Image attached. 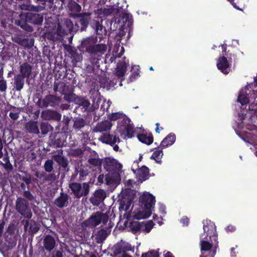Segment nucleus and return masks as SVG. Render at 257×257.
Returning <instances> with one entry per match:
<instances>
[{
	"label": "nucleus",
	"instance_id": "obj_63",
	"mask_svg": "<svg viewBox=\"0 0 257 257\" xmlns=\"http://www.w3.org/2000/svg\"><path fill=\"white\" fill-rule=\"evenodd\" d=\"M56 180V177L55 174H46L45 181L53 182Z\"/></svg>",
	"mask_w": 257,
	"mask_h": 257
},
{
	"label": "nucleus",
	"instance_id": "obj_54",
	"mask_svg": "<svg viewBox=\"0 0 257 257\" xmlns=\"http://www.w3.org/2000/svg\"><path fill=\"white\" fill-rule=\"evenodd\" d=\"M113 253L116 256L121 253H123V250L121 242L117 243L113 247Z\"/></svg>",
	"mask_w": 257,
	"mask_h": 257
},
{
	"label": "nucleus",
	"instance_id": "obj_36",
	"mask_svg": "<svg viewBox=\"0 0 257 257\" xmlns=\"http://www.w3.org/2000/svg\"><path fill=\"white\" fill-rule=\"evenodd\" d=\"M101 23L97 20V21H94L93 22V28L95 29V32L97 35H102L103 34H105L106 32V30L104 27L102 26L101 24V23L102 22V20H101Z\"/></svg>",
	"mask_w": 257,
	"mask_h": 257
},
{
	"label": "nucleus",
	"instance_id": "obj_37",
	"mask_svg": "<svg viewBox=\"0 0 257 257\" xmlns=\"http://www.w3.org/2000/svg\"><path fill=\"white\" fill-rule=\"evenodd\" d=\"M149 174V169L145 166H142L138 171L139 179H142L143 181L146 180L148 178Z\"/></svg>",
	"mask_w": 257,
	"mask_h": 257
},
{
	"label": "nucleus",
	"instance_id": "obj_22",
	"mask_svg": "<svg viewBox=\"0 0 257 257\" xmlns=\"http://www.w3.org/2000/svg\"><path fill=\"white\" fill-rule=\"evenodd\" d=\"M99 140L103 143L113 145L116 142H119L120 139L118 137L110 135L109 134L103 133Z\"/></svg>",
	"mask_w": 257,
	"mask_h": 257
},
{
	"label": "nucleus",
	"instance_id": "obj_13",
	"mask_svg": "<svg viewBox=\"0 0 257 257\" xmlns=\"http://www.w3.org/2000/svg\"><path fill=\"white\" fill-rule=\"evenodd\" d=\"M12 39L14 42L25 48H31L33 46L34 43L33 39H29L27 35L22 33L15 34Z\"/></svg>",
	"mask_w": 257,
	"mask_h": 257
},
{
	"label": "nucleus",
	"instance_id": "obj_29",
	"mask_svg": "<svg viewBox=\"0 0 257 257\" xmlns=\"http://www.w3.org/2000/svg\"><path fill=\"white\" fill-rule=\"evenodd\" d=\"M112 125L111 123L108 121H102L98 122L93 131L94 132H103L109 130Z\"/></svg>",
	"mask_w": 257,
	"mask_h": 257
},
{
	"label": "nucleus",
	"instance_id": "obj_4",
	"mask_svg": "<svg viewBox=\"0 0 257 257\" xmlns=\"http://www.w3.org/2000/svg\"><path fill=\"white\" fill-rule=\"evenodd\" d=\"M109 219V216L106 213L100 211L93 213L88 218L81 223V227L83 230H86L87 228H95L101 223L106 225Z\"/></svg>",
	"mask_w": 257,
	"mask_h": 257
},
{
	"label": "nucleus",
	"instance_id": "obj_62",
	"mask_svg": "<svg viewBox=\"0 0 257 257\" xmlns=\"http://www.w3.org/2000/svg\"><path fill=\"white\" fill-rule=\"evenodd\" d=\"M121 244H122L123 253H126L127 251H130L132 250V246L131 244L125 242H121Z\"/></svg>",
	"mask_w": 257,
	"mask_h": 257
},
{
	"label": "nucleus",
	"instance_id": "obj_39",
	"mask_svg": "<svg viewBox=\"0 0 257 257\" xmlns=\"http://www.w3.org/2000/svg\"><path fill=\"white\" fill-rule=\"evenodd\" d=\"M54 160L63 168H66L68 165L67 159L64 156L57 155L54 157Z\"/></svg>",
	"mask_w": 257,
	"mask_h": 257
},
{
	"label": "nucleus",
	"instance_id": "obj_10",
	"mask_svg": "<svg viewBox=\"0 0 257 257\" xmlns=\"http://www.w3.org/2000/svg\"><path fill=\"white\" fill-rule=\"evenodd\" d=\"M203 230H204V236L207 237L212 241V239L214 240V242L218 243L217 242V233L216 232V226L214 222L211 220H206L205 222H203Z\"/></svg>",
	"mask_w": 257,
	"mask_h": 257
},
{
	"label": "nucleus",
	"instance_id": "obj_17",
	"mask_svg": "<svg viewBox=\"0 0 257 257\" xmlns=\"http://www.w3.org/2000/svg\"><path fill=\"white\" fill-rule=\"evenodd\" d=\"M103 166L107 171L112 172L118 170L120 164L114 158L106 157L104 159Z\"/></svg>",
	"mask_w": 257,
	"mask_h": 257
},
{
	"label": "nucleus",
	"instance_id": "obj_57",
	"mask_svg": "<svg viewBox=\"0 0 257 257\" xmlns=\"http://www.w3.org/2000/svg\"><path fill=\"white\" fill-rule=\"evenodd\" d=\"M159 253L158 251L152 250L146 253H143L141 257H159Z\"/></svg>",
	"mask_w": 257,
	"mask_h": 257
},
{
	"label": "nucleus",
	"instance_id": "obj_48",
	"mask_svg": "<svg viewBox=\"0 0 257 257\" xmlns=\"http://www.w3.org/2000/svg\"><path fill=\"white\" fill-rule=\"evenodd\" d=\"M40 130L43 135H46L52 130V127L48 122H42L40 125Z\"/></svg>",
	"mask_w": 257,
	"mask_h": 257
},
{
	"label": "nucleus",
	"instance_id": "obj_18",
	"mask_svg": "<svg viewBox=\"0 0 257 257\" xmlns=\"http://www.w3.org/2000/svg\"><path fill=\"white\" fill-rule=\"evenodd\" d=\"M61 28H63V31L62 32V35H67L69 33L71 34L77 32L76 29H75V24H74L69 19L64 20L62 27L59 26L58 28V31H60Z\"/></svg>",
	"mask_w": 257,
	"mask_h": 257
},
{
	"label": "nucleus",
	"instance_id": "obj_38",
	"mask_svg": "<svg viewBox=\"0 0 257 257\" xmlns=\"http://www.w3.org/2000/svg\"><path fill=\"white\" fill-rule=\"evenodd\" d=\"M96 155L97 156V158H90L88 159L87 162L92 167L101 168L103 163V160L99 158L98 155Z\"/></svg>",
	"mask_w": 257,
	"mask_h": 257
},
{
	"label": "nucleus",
	"instance_id": "obj_55",
	"mask_svg": "<svg viewBox=\"0 0 257 257\" xmlns=\"http://www.w3.org/2000/svg\"><path fill=\"white\" fill-rule=\"evenodd\" d=\"M126 131V136L129 138H132L134 136L135 133L134 126L132 124H128L124 127Z\"/></svg>",
	"mask_w": 257,
	"mask_h": 257
},
{
	"label": "nucleus",
	"instance_id": "obj_24",
	"mask_svg": "<svg viewBox=\"0 0 257 257\" xmlns=\"http://www.w3.org/2000/svg\"><path fill=\"white\" fill-rule=\"evenodd\" d=\"M66 50L68 54L70 56L72 59V61L73 63H76L82 60V55L77 53V50L75 48H73L71 46H68L66 48Z\"/></svg>",
	"mask_w": 257,
	"mask_h": 257
},
{
	"label": "nucleus",
	"instance_id": "obj_30",
	"mask_svg": "<svg viewBox=\"0 0 257 257\" xmlns=\"http://www.w3.org/2000/svg\"><path fill=\"white\" fill-rule=\"evenodd\" d=\"M110 231H108L106 227L101 229L95 234L96 242L98 244L102 243L106 239Z\"/></svg>",
	"mask_w": 257,
	"mask_h": 257
},
{
	"label": "nucleus",
	"instance_id": "obj_2",
	"mask_svg": "<svg viewBox=\"0 0 257 257\" xmlns=\"http://www.w3.org/2000/svg\"><path fill=\"white\" fill-rule=\"evenodd\" d=\"M96 39L93 36L84 38L81 43L80 47L85 48L87 53L96 56L102 55L106 52L107 46L105 44H96Z\"/></svg>",
	"mask_w": 257,
	"mask_h": 257
},
{
	"label": "nucleus",
	"instance_id": "obj_11",
	"mask_svg": "<svg viewBox=\"0 0 257 257\" xmlns=\"http://www.w3.org/2000/svg\"><path fill=\"white\" fill-rule=\"evenodd\" d=\"M61 99L55 95L48 94L45 96L44 99H39L37 105L42 108H46L48 106L55 107L58 105Z\"/></svg>",
	"mask_w": 257,
	"mask_h": 257
},
{
	"label": "nucleus",
	"instance_id": "obj_42",
	"mask_svg": "<svg viewBox=\"0 0 257 257\" xmlns=\"http://www.w3.org/2000/svg\"><path fill=\"white\" fill-rule=\"evenodd\" d=\"M119 12V9L114 8V6H112L109 8H104L101 10V14L105 16H108L112 15H116Z\"/></svg>",
	"mask_w": 257,
	"mask_h": 257
},
{
	"label": "nucleus",
	"instance_id": "obj_53",
	"mask_svg": "<svg viewBox=\"0 0 257 257\" xmlns=\"http://www.w3.org/2000/svg\"><path fill=\"white\" fill-rule=\"evenodd\" d=\"M19 178L21 181H23L28 186L27 189H29V186L32 183L31 175L26 173L25 176H20Z\"/></svg>",
	"mask_w": 257,
	"mask_h": 257
},
{
	"label": "nucleus",
	"instance_id": "obj_28",
	"mask_svg": "<svg viewBox=\"0 0 257 257\" xmlns=\"http://www.w3.org/2000/svg\"><path fill=\"white\" fill-rule=\"evenodd\" d=\"M127 228L133 234H137L142 231V222L138 221H130Z\"/></svg>",
	"mask_w": 257,
	"mask_h": 257
},
{
	"label": "nucleus",
	"instance_id": "obj_51",
	"mask_svg": "<svg viewBox=\"0 0 257 257\" xmlns=\"http://www.w3.org/2000/svg\"><path fill=\"white\" fill-rule=\"evenodd\" d=\"M78 173L79 174V180L81 182L85 180V177L89 174V171L86 167L83 166L80 168Z\"/></svg>",
	"mask_w": 257,
	"mask_h": 257
},
{
	"label": "nucleus",
	"instance_id": "obj_34",
	"mask_svg": "<svg viewBox=\"0 0 257 257\" xmlns=\"http://www.w3.org/2000/svg\"><path fill=\"white\" fill-rule=\"evenodd\" d=\"M86 124L85 120L80 117H76L74 119L73 128L77 131H80Z\"/></svg>",
	"mask_w": 257,
	"mask_h": 257
},
{
	"label": "nucleus",
	"instance_id": "obj_26",
	"mask_svg": "<svg viewBox=\"0 0 257 257\" xmlns=\"http://www.w3.org/2000/svg\"><path fill=\"white\" fill-rule=\"evenodd\" d=\"M25 78L21 75H15L14 78L13 90L17 91H21L25 85Z\"/></svg>",
	"mask_w": 257,
	"mask_h": 257
},
{
	"label": "nucleus",
	"instance_id": "obj_5",
	"mask_svg": "<svg viewBox=\"0 0 257 257\" xmlns=\"http://www.w3.org/2000/svg\"><path fill=\"white\" fill-rule=\"evenodd\" d=\"M204 234L200 235V250L201 254L203 257L214 256L216 253V247L218 246L217 243L215 246V248L212 249L214 240L212 239V241L207 237H204Z\"/></svg>",
	"mask_w": 257,
	"mask_h": 257
},
{
	"label": "nucleus",
	"instance_id": "obj_43",
	"mask_svg": "<svg viewBox=\"0 0 257 257\" xmlns=\"http://www.w3.org/2000/svg\"><path fill=\"white\" fill-rule=\"evenodd\" d=\"M160 148H158L157 150L154 152L152 155L150 157L151 159H153L156 161V162L158 163H161V159L162 156H163V153L162 151V149H159Z\"/></svg>",
	"mask_w": 257,
	"mask_h": 257
},
{
	"label": "nucleus",
	"instance_id": "obj_47",
	"mask_svg": "<svg viewBox=\"0 0 257 257\" xmlns=\"http://www.w3.org/2000/svg\"><path fill=\"white\" fill-rule=\"evenodd\" d=\"M237 101L242 105H245L249 102V98L246 94L243 93V90L240 92L237 98Z\"/></svg>",
	"mask_w": 257,
	"mask_h": 257
},
{
	"label": "nucleus",
	"instance_id": "obj_3",
	"mask_svg": "<svg viewBox=\"0 0 257 257\" xmlns=\"http://www.w3.org/2000/svg\"><path fill=\"white\" fill-rule=\"evenodd\" d=\"M43 15L42 14L37 13L28 12L25 16V20H19L16 22V24L23 29L28 32H32L33 29L28 25V23L41 25L43 22Z\"/></svg>",
	"mask_w": 257,
	"mask_h": 257
},
{
	"label": "nucleus",
	"instance_id": "obj_27",
	"mask_svg": "<svg viewBox=\"0 0 257 257\" xmlns=\"http://www.w3.org/2000/svg\"><path fill=\"white\" fill-rule=\"evenodd\" d=\"M176 140V136L174 134H169L166 137L161 143L158 148L163 149L168 147L169 146L172 145L174 143Z\"/></svg>",
	"mask_w": 257,
	"mask_h": 257
},
{
	"label": "nucleus",
	"instance_id": "obj_45",
	"mask_svg": "<svg viewBox=\"0 0 257 257\" xmlns=\"http://www.w3.org/2000/svg\"><path fill=\"white\" fill-rule=\"evenodd\" d=\"M3 75V71H0V91L2 93H6L7 89V82Z\"/></svg>",
	"mask_w": 257,
	"mask_h": 257
},
{
	"label": "nucleus",
	"instance_id": "obj_7",
	"mask_svg": "<svg viewBox=\"0 0 257 257\" xmlns=\"http://www.w3.org/2000/svg\"><path fill=\"white\" fill-rule=\"evenodd\" d=\"M17 211L24 218L29 219L32 217V212L29 203L25 198L18 197L16 201Z\"/></svg>",
	"mask_w": 257,
	"mask_h": 257
},
{
	"label": "nucleus",
	"instance_id": "obj_46",
	"mask_svg": "<svg viewBox=\"0 0 257 257\" xmlns=\"http://www.w3.org/2000/svg\"><path fill=\"white\" fill-rule=\"evenodd\" d=\"M89 55L90 56V61L92 66L94 67L98 68L100 66L99 61L102 55L98 56L92 54H89Z\"/></svg>",
	"mask_w": 257,
	"mask_h": 257
},
{
	"label": "nucleus",
	"instance_id": "obj_23",
	"mask_svg": "<svg viewBox=\"0 0 257 257\" xmlns=\"http://www.w3.org/2000/svg\"><path fill=\"white\" fill-rule=\"evenodd\" d=\"M20 74L18 75H21L22 77L26 78L27 79L30 78L32 71V66L28 63V62H24L20 66Z\"/></svg>",
	"mask_w": 257,
	"mask_h": 257
},
{
	"label": "nucleus",
	"instance_id": "obj_21",
	"mask_svg": "<svg viewBox=\"0 0 257 257\" xmlns=\"http://www.w3.org/2000/svg\"><path fill=\"white\" fill-rule=\"evenodd\" d=\"M38 6L36 11H42L45 9L50 10L53 7L54 0H34Z\"/></svg>",
	"mask_w": 257,
	"mask_h": 257
},
{
	"label": "nucleus",
	"instance_id": "obj_61",
	"mask_svg": "<svg viewBox=\"0 0 257 257\" xmlns=\"http://www.w3.org/2000/svg\"><path fill=\"white\" fill-rule=\"evenodd\" d=\"M50 116L55 120L59 121L61 118V114L56 111H52L50 112Z\"/></svg>",
	"mask_w": 257,
	"mask_h": 257
},
{
	"label": "nucleus",
	"instance_id": "obj_9",
	"mask_svg": "<svg viewBox=\"0 0 257 257\" xmlns=\"http://www.w3.org/2000/svg\"><path fill=\"white\" fill-rule=\"evenodd\" d=\"M16 226L14 222H11L4 234V236L6 241V243L8 246V249H11L16 246L17 244L16 240L13 237Z\"/></svg>",
	"mask_w": 257,
	"mask_h": 257
},
{
	"label": "nucleus",
	"instance_id": "obj_44",
	"mask_svg": "<svg viewBox=\"0 0 257 257\" xmlns=\"http://www.w3.org/2000/svg\"><path fill=\"white\" fill-rule=\"evenodd\" d=\"M142 222V231L145 232L146 233H149L152 229L153 228L155 225L154 222L152 220H149L146 223L144 222Z\"/></svg>",
	"mask_w": 257,
	"mask_h": 257
},
{
	"label": "nucleus",
	"instance_id": "obj_12",
	"mask_svg": "<svg viewBox=\"0 0 257 257\" xmlns=\"http://www.w3.org/2000/svg\"><path fill=\"white\" fill-rule=\"evenodd\" d=\"M19 57H22L27 62L35 64L38 61V58H40V53L36 50L32 49L27 54L25 51L22 49L18 51Z\"/></svg>",
	"mask_w": 257,
	"mask_h": 257
},
{
	"label": "nucleus",
	"instance_id": "obj_59",
	"mask_svg": "<svg viewBox=\"0 0 257 257\" xmlns=\"http://www.w3.org/2000/svg\"><path fill=\"white\" fill-rule=\"evenodd\" d=\"M123 113L118 112L112 113L109 116L110 120H116L119 118H121L123 116Z\"/></svg>",
	"mask_w": 257,
	"mask_h": 257
},
{
	"label": "nucleus",
	"instance_id": "obj_64",
	"mask_svg": "<svg viewBox=\"0 0 257 257\" xmlns=\"http://www.w3.org/2000/svg\"><path fill=\"white\" fill-rule=\"evenodd\" d=\"M29 229H30V231L32 234H35L36 233H37L38 231L40 228L38 226V225L34 222L33 224H31L30 225Z\"/></svg>",
	"mask_w": 257,
	"mask_h": 257
},
{
	"label": "nucleus",
	"instance_id": "obj_19",
	"mask_svg": "<svg viewBox=\"0 0 257 257\" xmlns=\"http://www.w3.org/2000/svg\"><path fill=\"white\" fill-rule=\"evenodd\" d=\"M43 244V250H46L48 252L52 251L56 245V242L54 237L50 234L44 236Z\"/></svg>",
	"mask_w": 257,
	"mask_h": 257
},
{
	"label": "nucleus",
	"instance_id": "obj_6",
	"mask_svg": "<svg viewBox=\"0 0 257 257\" xmlns=\"http://www.w3.org/2000/svg\"><path fill=\"white\" fill-rule=\"evenodd\" d=\"M69 188L75 198H80L81 197L87 196L89 194L90 182L83 183L82 184L78 182H70Z\"/></svg>",
	"mask_w": 257,
	"mask_h": 257
},
{
	"label": "nucleus",
	"instance_id": "obj_50",
	"mask_svg": "<svg viewBox=\"0 0 257 257\" xmlns=\"http://www.w3.org/2000/svg\"><path fill=\"white\" fill-rule=\"evenodd\" d=\"M78 96L73 92H70L64 96L63 99L68 102H74L75 103L76 100Z\"/></svg>",
	"mask_w": 257,
	"mask_h": 257
},
{
	"label": "nucleus",
	"instance_id": "obj_60",
	"mask_svg": "<svg viewBox=\"0 0 257 257\" xmlns=\"http://www.w3.org/2000/svg\"><path fill=\"white\" fill-rule=\"evenodd\" d=\"M122 119L119 122V124L120 126H123L124 127L130 123V119L125 115L123 114V116L121 117Z\"/></svg>",
	"mask_w": 257,
	"mask_h": 257
},
{
	"label": "nucleus",
	"instance_id": "obj_14",
	"mask_svg": "<svg viewBox=\"0 0 257 257\" xmlns=\"http://www.w3.org/2000/svg\"><path fill=\"white\" fill-rule=\"evenodd\" d=\"M232 61L228 60L224 56H221L218 57L216 66L218 70H219L224 74H228L231 71V64Z\"/></svg>",
	"mask_w": 257,
	"mask_h": 257
},
{
	"label": "nucleus",
	"instance_id": "obj_49",
	"mask_svg": "<svg viewBox=\"0 0 257 257\" xmlns=\"http://www.w3.org/2000/svg\"><path fill=\"white\" fill-rule=\"evenodd\" d=\"M123 22L126 24L128 27L131 26L133 24L132 16L130 14L123 13L122 16Z\"/></svg>",
	"mask_w": 257,
	"mask_h": 257
},
{
	"label": "nucleus",
	"instance_id": "obj_25",
	"mask_svg": "<svg viewBox=\"0 0 257 257\" xmlns=\"http://www.w3.org/2000/svg\"><path fill=\"white\" fill-rule=\"evenodd\" d=\"M6 112L11 111L9 116L10 118L14 121L17 120L20 116V114L21 111V107H17L11 104H9L8 108L6 109Z\"/></svg>",
	"mask_w": 257,
	"mask_h": 257
},
{
	"label": "nucleus",
	"instance_id": "obj_33",
	"mask_svg": "<svg viewBox=\"0 0 257 257\" xmlns=\"http://www.w3.org/2000/svg\"><path fill=\"white\" fill-rule=\"evenodd\" d=\"M74 91V87L71 85H67L64 83L60 84L59 92L64 96Z\"/></svg>",
	"mask_w": 257,
	"mask_h": 257
},
{
	"label": "nucleus",
	"instance_id": "obj_1",
	"mask_svg": "<svg viewBox=\"0 0 257 257\" xmlns=\"http://www.w3.org/2000/svg\"><path fill=\"white\" fill-rule=\"evenodd\" d=\"M155 197L150 193H144L141 195L139 198V203L141 206L144 208V210L136 213L134 216L135 218L139 220L147 218L150 216L152 214L151 209L155 205Z\"/></svg>",
	"mask_w": 257,
	"mask_h": 257
},
{
	"label": "nucleus",
	"instance_id": "obj_56",
	"mask_svg": "<svg viewBox=\"0 0 257 257\" xmlns=\"http://www.w3.org/2000/svg\"><path fill=\"white\" fill-rule=\"evenodd\" d=\"M139 66L135 65L132 67V69L134 70L132 74L130 77V80L131 81H134L137 77L139 76L140 72H139Z\"/></svg>",
	"mask_w": 257,
	"mask_h": 257
},
{
	"label": "nucleus",
	"instance_id": "obj_15",
	"mask_svg": "<svg viewBox=\"0 0 257 257\" xmlns=\"http://www.w3.org/2000/svg\"><path fill=\"white\" fill-rule=\"evenodd\" d=\"M67 136L63 133H57L50 142L51 146L55 148H60L65 146L66 143Z\"/></svg>",
	"mask_w": 257,
	"mask_h": 257
},
{
	"label": "nucleus",
	"instance_id": "obj_8",
	"mask_svg": "<svg viewBox=\"0 0 257 257\" xmlns=\"http://www.w3.org/2000/svg\"><path fill=\"white\" fill-rule=\"evenodd\" d=\"M73 15L75 19V29H76L77 32L85 31L91 20V14L82 13L74 14Z\"/></svg>",
	"mask_w": 257,
	"mask_h": 257
},
{
	"label": "nucleus",
	"instance_id": "obj_32",
	"mask_svg": "<svg viewBox=\"0 0 257 257\" xmlns=\"http://www.w3.org/2000/svg\"><path fill=\"white\" fill-rule=\"evenodd\" d=\"M137 138L140 142L148 145H151L154 140L153 136L151 134L149 136L144 134H138Z\"/></svg>",
	"mask_w": 257,
	"mask_h": 257
},
{
	"label": "nucleus",
	"instance_id": "obj_35",
	"mask_svg": "<svg viewBox=\"0 0 257 257\" xmlns=\"http://www.w3.org/2000/svg\"><path fill=\"white\" fill-rule=\"evenodd\" d=\"M126 71V64L124 61L118 63L116 68V75L118 77H122L124 75Z\"/></svg>",
	"mask_w": 257,
	"mask_h": 257
},
{
	"label": "nucleus",
	"instance_id": "obj_31",
	"mask_svg": "<svg viewBox=\"0 0 257 257\" xmlns=\"http://www.w3.org/2000/svg\"><path fill=\"white\" fill-rule=\"evenodd\" d=\"M26 130L30 134H39L40 133L37 121H30L25 124Z\"/></svg>",
	"mask_w": 257,
	"mask_h": 257
},
{
	"label": "nucleus",
	"instance_id": "obj_52",
	"mask_svg": "<svg viewBox=\"0 0 257 257\" xmlns=\"http://www.w3.org/2000/svg\"><path fill=\"white\" fill-rule=\"evenodd\" d=\"M53 161L52 160L48 159L46 160L44 165V169L46 172L51 173L54 169Z\"/></svg>",
	"mask_w": 257,
	"mask_h": 257
},
{
	"label": "nucleus",
	"instance_id": "obj_58",
	"mask_svg": "<svg viewBox=\"0 0 257 257\" xmlns=\"http://www.w3.org/2000/svg\"><path fill=\"white\" fill-rule=\"evenodd\" d=\"M23 195L27 200L32 201L35 199L34 196L29 191V189L24 191Z\"/></svg>",
	"mask_w": 257,
	"mask_h": 257
},
{
	"label": "nucleus",
	"instance_id": "obj_40",
	"mask_svg": "<svg viewBox=\"0 0 257 257\" xmlns=\"http://www.w3.org/2000/svg\"><path fill=\"white\" fill-rule=\"evenodd\" d=\"M75 104L82 106L85 110H87L90 105V102L87 99L81 96H78Z\"/></svg>",
	"mask_w": 257,
	"mask_h": 257
},
{
	"label": "nucleus",
	"instance_id": "obj_16",
	"mask_svg": "<svg viewBox=\"0 0 257 257\" xmlns=\"http://www.w3.org/2000/svg\"><path fill=\"white\" fill-rule=\"evenodd\" d=\"M106 197V192L103 189L96 190L90 198V202L95 206H98Z\"/></svg>",
	"mask_w": 257,
	"mask_h": 257
},
{
	"label": "nucleus",
	"instance_id": "obj_41",
	"mask_svg": "<svg viewBox=\"0 0 257 257\" xmlns=\"http://www.w3.org/2000/svg\"><path fill=\"white\" fill-rule=\"evenodd\" d=\"M67 7L71 12L79 13L81 11V7L76 2L71 0L67 5Z\"/></svg>",
	"mask_w": 257,
	"mask_h": 257
},
{
	"label": "nucleus",
	"instance_id": "obj_20",
	"mask_svg": "<svg viewBox=\"0 0 257 257\" xmlns=\"http://www.w3.org/2000/svg\"><path fill=\"white\" fill-rule=\"evenodd\" d=\"M70 198V196L67 193L62 192L60 196L55 199L54 204L59 208L67 207L69 204Z\"/></svg>",
	"mask_w": 257,
	"mask_h": 257
}]
</instances>
